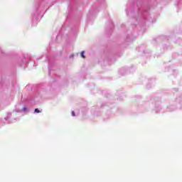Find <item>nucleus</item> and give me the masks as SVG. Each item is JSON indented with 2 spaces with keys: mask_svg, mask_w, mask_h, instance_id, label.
I'll return each mask as SVG.
<instances>
[{
  "mask_svg": "<svg viewBox=\"0 0 182 182\" xmlns=\"http://www.w3.org/2000/svg\"><path fill=\"white\" fill-rule=\"evenodd\" d=\"M35 113H41V110H39V109L36 108L35 109Z\"/></svg>",
  "mask_w": 182,
  "mask_h": 182,
  "instance_id": "f03ea898",
  "label": "nucleus"
},
{
  "mask_svg": "<svg viewBox=\"0 0 182 182\" xmlns=\"http://www.w3.org/2000/svg\"><path fill=\"white\" fill-rule=\"evenodd\" d=\"M72 116H75L74 111L72 112Z\"/></svg>",
  "mask_w": 182,
  "mask_h": 182,
  "instance_id": "7ed1b4c3",
  "label": "nucleus"
},
{
  "mask_svg": "<svg viewBox=\"0 0 182 182\" xmlns=\"http://www.w3.org/2000/svg\"><path fill=\"white\" fill-rule=\"evenodd\" d=\"M81 58H82L83 59H85L86 57L85 56V51H82L81 53Z\"/></svg>",
  "mask_w": 182,
  "mask_h": 182,
  "instance_id": "f257e3e1",
  "label": "nucleus"
}]
</instances>
